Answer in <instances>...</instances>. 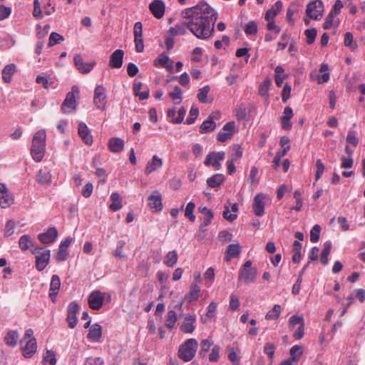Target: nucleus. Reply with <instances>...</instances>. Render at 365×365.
<instances>
[{
	"label": "nucleus",
	"instance_id": "obj_1",
	"mask_svg": "<svg viewBox=\"0 0 365 365\" xmlns=\"http://www.w3.org/2000/svg\"><path fill=\"white\" fill-rule=\"evenodd\" d=\"M182 19H186V26L197 38L209 39L214 34V27L217 14L205 2L184 9L181 12Z\"/></svg>",
	"mask_w": 365,
	"mask_h": 365
},
{
	"label": "nucleus",
	"instance_id": "obj_2",
	"mask_svg": "<svg viewBox=\"0 0 365 365\" xmlns=\"http://www.w3.org/2000/svg\"><path fill=\"white\" fill-rule=\"evenodd\" d=\"M46 138L45 130H39L33 137L31 147V155L36 162H41L45 155L46 150Z\"/></svg>",
	"mask_w": 365,
	"mask_h": 365
},
{
	"label": "nucleus",
	"instance_id": "obj_3",
	"mask_svg": "<svg viewBox=\"0 0 365 365\" xmlns=\"http://www.w3.org/2000/svg\"><path fill=\"white\" fill-rule=\"evenodd\" d=\"M197 348V341L195 339H189L180 346L178 356L184 361H190L194 358Z\"/></svg>",
	"mask_w": 365,
	"mask_h": 365
},
{
	"label": "nucleus",
	"instance_id": "obj_4",
	"mask_svg": "<svg viewBox=\"0 0 365 365\" xmlns=\"http://www.w3.org/2000/svg\"><path fill=\"white\" fill-rule=\"evenodd\" d=\"M80 90L77 86H73L66 96L61 105V110L64 113H70L76 110L77 107L76 97L79 96Z\"/></svg>",
	"mask_w": 365,
	"mask_h": 365
},
{
	"label": "nucleus",
	"instance_id": "obj_5",
	"mask_svg": "<svg viewBox=\"0 0 365 365\" xmlns=\"http://www.w3.org/2000/svg\"><path fill=\"white\" fill-rule=\"evenodd\" d=\"M31 252L35 255L36 268L43 271L50 262V250L36 247L31 249Z\"/></svg>",
	"mask_w": 365,
	"mask_h": 365
},
{
	"label": "nucleus",
	"instance_id": "obj_6",
	"mask_svg": "<svg viewBox=\"0 0 365 365\" xmlns=\"http://www.w3.org/2000/svg\"><path fill=\"white\" fill-rule=\"evenodd\" d=\"M324 11V4L322 1L314 0L307 4L306 14L310 19L319 21L323 16Z\"/></svg>",
	"mask_w": 365,
	"mask_h": 365
},
{
	"label": "nucleus",
	"instance_id": "obj_7",
	"mask_svg": "<svg viewBox=\"0 0 365 365\" xmlns=\"http://www.w3.org/2000/svg\"><path fill=\"white\" fill-rule=\"evenodd\" d=\"M93 103L95 106L101 110H106L107 96L106 88L102 85H98L94 90Z\"/></svg>",
	"mask_w": 365,
	"mask_h": 365
},
{
	"label": "nucleus",
	"instance_id": "obj_8",
	"mask_svg": "<svg viewBox=\"0 0 365 365\" xmlns=\"http://www.w3.org/2000/svg\"><path fill=\"white\" fill-rule=\"evenodd\" d=\"M225 153L224 151L220 152H210L205 158V165L206 166L212 165L215 170H220L221 165L220 160L225 159Z\"/></svg>",
	"mask_w": 365,
	"mask_h": 365
},
{
	"label": "nucleus",
	"instance_id": "obj_9",
	"mask_svg": "<svg viewBox=\"0 0 365 365\" xmlns=\"http://www.w3.org/2000/svg\"><path fill=\"white\" fill-rule=\"evenodd\" d=\"M104 294L99 290L93 291L88 296L89 307L94 310L100 309L103 304Z\"/></svg>",
	"mask_w": 365,
	"mask_h": 365
},
{
	"label": "nucleus",
	"instance_id": "obj_10",
	"mask_svg": "<svg viewBox=\"0 0 365 365\" xmlns=\"http://www.w3.org/2000/svg\"><path fill=\"white\" fill-rule=\"evenodd\" d=\"M163 165V160L157 155H154L152 158L148 161L145 168V175H149L152 173L160 170Z\"/></svg>",
	"mask_w": 365,
	"mask_h": 365
},
{
	"label": "nucleus",
	"instance_id": "obj_11",
	"mask_svg": "<svg viewBox=\"0 0 365 365\" xmlns=\"http://www.w3.org/2000/svg\"><path fill=\"white\" fill-rule=\"evenodd\" d=\"M75 66L81 73H89L96 65L95 61L84 62L80 54H76L73 58Z\"/></svg>",
	"mask_w": 365,
	"mask_h": 365
},
{
	"label": "nucleus",
	"instance_id": "obj_12",
	"mask_svg": "<svg viewBox=\"0 0 365 365\" xmlns=\"http://www.w3.org/2000/svg\"><path fill=\"white\" fill-rule=\"evenodd\" d=\"M235 129V123L234 121L227 123L222 128V130L218 133L217 139L223 143L232 138Z\"/></svg>",
	"mask_w": 365,
	"mask_h": 365
},
{
	"label": "nucleus",
	"instance_id": "obj_13",
	"mask_svg": "<svg viewBox=\"0 0 365 365\" xmlns=\"http://www.w3.org/2000/svg\"><path fill=\"white\" fill-rule=\"evenodd\" d=\"M294 116L293 110L289 106H286L284 109L282 115L280 117V122L282 124V128L285 130H291L292 123L291 119Z\"/></svg>",
	"mask_w": 365,
	"mask_h": 365
},
{
	"label": "nucleus",
	"instance_id": "obj_14",
	"mask_svg": "<svg viewBox=\"0 0 365 365\" xmlns=\"http://www.w3.org/2000/svg\"><path fill=\"white\" fill-rule=\"evenodd\" d=\"M149 9L152 14L160 19L164 16L165 6L162 0H154L150 4Z\"/></svg>",
	"mask_w": 365,
	"mask_h": 365
},
{
	"label": "nucleus",
	"instance_id": "obj_15",
	"mask_svg": "<svg viewBox=\"0 0 365 365\" xmlns=\"http://www.w3.org/2000/svg\"><path fill=\"white\" fill-rule=\"evenodd\" d=\"M37 351V342L35 338L29 339L24 346L21 347L22 355L26 358H31Z\"/></svg>",
	"mask_w": 365,
	"mask_h": 365
},
{
	"label": "nucleus",
	"instance_id": "obj_16",
	"mask_svg": "<svg viewBox=\"0 0 365 365\" xmlns=\"http://www.w3.org/2000/svg\"><path fill=\"white\" fill-rule=\"evenodd\" d=\"M58 231L55 227H49L43 233L38 235V240L43 244H51L56 241L58 237Z\"/></svg>",
	"mask_w": 365,
	"mask_h": 365
},
{
	"label": "nucleus",
	"instance_id": "obj_17",
	"mask_svg": "<svg viewBox=\"0 0 365 365\" xmlns=\"http://www.w3.org/2000/svg\"><path fill=\"white\" fill-rule=\"evenodd\" d=\"M257 276V269L240 270L238 279L244 284H249L254 282Z\"/></svg>",
	"mask_w": 365,
	"mask_h": 365
},
{
	"label": "nucleus",
	"instance_id": "obj_18",
	"mask_svg": "<svg viewBox=\"0 0 365 365\" xmlns=\"http://www.w3.org/2000/svg\"><path fill=\"white\" fill-rule=\"evenodd\" d=\"M78 132L79 136L86 145H91L93 143V136L86 123L81 122L78 124Z\"/></svg>",
	"mask_w": 365,
	"mask_h": 365
},
{
	"label": "nucleus",
	"instance_id": "obj_19",
	"mask_svg": "<svg viewBox=\"0 0 365 365\" xmlns=\"http://www.w3.org/2000/svg\"><path fill=\"white\" fill-rule=\"evenodd\" d=\"M60 287L61 280L59 277L56 274L52 275L50 282L49 297L53 302L56 301Z\"/></svg>",
	"mask_w": 365,
	"mask_h": 365
},
{
	"label": "nucleus",
	"instance_id": "obj_20",
	"mask_svg": "<svg viewBox=\"0 0 365 365\" xmlns=\"http://www.w3.org/2000/svg\"><path fill=\"white\" fill-rule=\"evenodd\" d=\"M123 50H115L110 57L109 66L113 68H120L123 65Z\"/></svg>",
	"mask_w": 365,
	"mask_h": 365
},
{
	"label": "nucleus",
	"instance_id": "obj_21",
	"mask_svg": "<svg viewBox=\"0 0 365 365\" xmlns=\"http://www.w3.org/2000/svg\"><path fill=\"white\" fill-rule=\"evenodd\" d=\"M329 71V66L327 63H322L320 66L319 71L323 73L322 75H317L314 78V74L312 73L310 77L312 80H316L319 84L327 83L329 81L330 76Z\"/></svg>",
	"mask_w": 365,
	"mask_h": 365
},
{
	"label": "nucleus",
	"instance_id": "obj_22",
	"mask_svg": "<svg viewBox=\"0 0 365 365\" xmlns=\"http://www.w3.org/2000/svg\"><path fill=\"white\" fill-rule=\"evenodd\" d=\"M196 321L195 314L187 315L185 317L184 322L180 326V330L185 333L191 334L194 331L195 327L194 325Z\"/></svg>",
	"mask_w": 365,
	"mask_h": 365
},
{
	"label": "nucleus",
	"instance_id": "obj_23",
	"mask_svg": "<svg viewBox=\"0 0 365 365\" xmlns=\"http://www.w3.org/2000/svg\"><path fill=\"white\" fill-rule=\"evenodd\" d=\"M102 336V327L99 324H93L88 333L87 338L93 342H99Z\"/></svg>",
	"mask_w": 365,
	"mask_h": 365
},
{
	"label": "nucleus",
	"instance_id": "obj_24",
	"mask_svg": "<svg viewBox=\"0 0 365 365\" xmlns=\"http://www.w3.org/2000/svg\"><path fill=\"white\" fill-rule=\"evenodd\" d=\"M124 140L120 138H112L108 143V149L110 152L118 153L124 148Z\"/></svg>",
	"mask_w": 365,
	"mask_h": 365
},
{
	"label": "nucleus",
	"instance_id": "obj_25",
	"mask_svg": "<svg viewBox=\"0 0 365 365\" xmlns=\"http://www.w3.org/2000/svg\"><path fill=\"white\" fill-rule=\"evenodd\" d=\"M14 203V197L9 192L6 185L0 183V205L7 204L10 205Z\"/></svg>",
	"mask_w": 365,
	"mask_h": 365
},
{
	"label": "nucleus",
	"instance_id": "obj_26",
	"mask_svg": "<svg viewBox=\"0 0 365 365\" xmlns=\"http://www.w3.org/2000/svg\"><path fill=\"white\" fill-rule=\"evenodd\" d=\"M16 72V66L14 63L6 65L2 70V79L5 83H10L12 76Z\"/></svg>",
	"mask_w": 365,
	"mask_h": 365
},
{
	"label": "nucleus",
	"instance_id": "obj_27",
	"mask_svg": "<svg viewBox=\"0 0 365 365\" xmlns=\"http://www.w3.org/2000/svg\"><path fill=\"white\" fill-rule=\"evenodd\" d=\"M283 8V3L281 1H277L272 6L271 9L267 11L264 19L266 20L274 19L276 16L282 11Z\"/></svg>",
	"mask_w": 365,
	"mask_h": 365
},
{
	"label": "nucleus",
	"instance_id": "obj_28",
	"mask_svg": "<svg viewBox=\"0 0 365 365\" xmlns=\"http://www.w3.org/2000/svg\"><path fill=\"white\" fill-rule=\"evenodd\" d=\"M241 252V248L238 243L228 245L226 250L225 259L229 262L232 258L237 257Z\"/></svg>",
	"mask_w": 365,
	"mask_h": 365
},
{
	"label": "nucleus",
	"instance_id": "obj_29",
	"mask_svg": "<svg viewBox=\"0 0 365 365\" xmlns=\"http://www.w3.org/2000/svg\"><path fill=\"white\" fill-rule=\"evenodd\" d=\"M200 289L196 283H192L190 292L185 296V300L191 302L200 297Z\"/></svg>",
	"mask_w": 365,
	"mask_h": 365
},
{
	"label": "nucleus",
	"instance_id": "obj_30",
	"mask_svg": "<svg viewBox=\"0 0 365 365\" xmlns=\"http://www.w3.org/2000/svg\"><path fill=\"white\" fill-rule=\"evenodd\" d=\"M19 246L22 251L31 250V248L34 247L31 237L29 235H22L19 238Z\"/></svg>",
	"mask_w": 365,
	"mask_h": 365
},
{
	"label": "nucleus",
	"instance_id": "obj_31",
	"mask_svg": "<svg viewBox=\"0 0 365 365\" xmlns=\"http://www.w3.org/2000/svg\"><path fill=\"white\" fill-rule=\"evenodd\" d=\"M36 181L41 185H48L51 182V175L46 170H40L36 175Z\"/></svg>",
	"mask_w": 365,
	"mask_h": 365
},
{
	"label": "nucleus",
	"instance_id": "obj_32",
	"mask_svg": "<svg viewBox=\"0 0 365 365\" xmlns=\"http://www.w3.org/2000/svg\"><path fill=\"white\" fill-rule=\"evenodd\" d=\"M225 181V177L222 174H215L207 180V184L212 188L220 187Z\"/></svg>",
	"mask_w": 365,
	"mask_h": 365
},
{
	"label": "nucleus",
	"instance_id": "obj_33",
	"mask_svg": "<svg viewBox=\"0 0 365 365\" xmlns=\"http://www.w3.org/2000/svg\"><path fill=\"white\" fill-rule=\"evenodd\" d=\"M19 334L16 331L11 330L7 332L4 337L5 343L7 346L14 347L17 344Z\"/></svg>",
	"mask_w": 365,
	"mask_h": 365
},
{
	"label": "nucleus",
	"instance_id": "obj_34",
	"mask_svg": "<svg viewBox=\"0 0 365 365\" xmlns=\"http://www.w3.org/2000/svg\"><path fill=\"white\" fill-rule=\"evenodd\" d=\"M187 26H186V21H184L182 24H178L175 26L170 27L169 32L173 36L185 35L187 34Z\"/></svg>",
	"mask_w": 365,
	"mask_h": 365
},
{
	"label": "nucleus",
	"instance_id": "obj_35",
	"mask_svg": "<svg viewBox=\"0 0 365 365\" xmlns=\"http://www.w3.org/2000/svg\"><path fill=\"white\" fill-rule=\"evenodd\" d=\"M216 123L212 120V116H209L208 118L205 120L200 127V132L201 133H206L215 130Z\"/></svg>",
	"mask_w": 365,
	"mask_h": 365
},
{
	"label": "nucleus",
	"instance_id": "obj_36",
	"mask_svg": "<svg viewBox=\"0 0 365 365\" xmlns=\"http://www.w3.org/2000/svg\"><path fill=\"white\" fill-rule=\"evenodd\" d=\"M339 24V21L336 19V16L329 12L324 20L323 28L324 29H329L331 27H337Z\"/></svg>",
	"mask_w": 365,
	"mask_h": 365
},
{
	"label": "nucleus",
	"instance_id": "obj_37",
	"mask_svg": "<svg viewBox=\"0 0 365 365\" xmlns=\"http://www.w3.org/2000/svg\"><path fill=\"white\" fill-rule=\"evenodd\" d=\"M217 304L216 302H210L207 308V311L206 316L205 317H202L201 321L203 323H206L207 318L212 319V318L215 317L216 314H217Z\"/></svg>",
	"mask_w": 365,
	"mask_h": 365
},
{
	"label": "nucleus",
	"instance_id": "obj_38",
	"mask_svg": "<svg viewBox=\"0 0 365 365\" xmlns=\"http://www.w3.org/2000/svg\"><path fill=\"white\" fill-rule=\"evenodd\" d=\"M282 312V307L279 304H274L273 308L265 315V319L268 321L277 319Z\"/></svg>",
	"mask_w": 365,
	"mask_h": 365
},
{
	"label": "nucleus",
	"instance_id": "obj_39",
	"mask_svg": "<svg viewBox=\"0 0 365 365\" xmlns=\"http://www.w3.org/2000/svg\"><path fill=\"white\" fill-rule=\"evenodd\" d=\"M143 83L141 82H135L133 84V90L135 96H138L140 100H145L149 97V91H145L140 92Z\"/></svg>",
	"mask_w": 365,
	"mask_h": 365
},
{
	"label": "nucleus",
	"instance_id": "obj_40",
	"mask_svg": "<svg viewBox=\"0 0 365 365\" xmlns=\"http://www.w3.org/2000/svg\"><path fill=\"white\" fill-rule=\"evenodd\" d=\"M227 350L228 351V359L233 365H240V358L238 356L240 350L237 349V351L234 348L227 346Z\"/></svg>",
	"mask_w": 365,
	"mask_h": 365
},
{
	"label": "nucleus",
	"instance_id": "obj_41",
	"mask_svg": "<svg viewBox=\"0 0 365 365\" xmlns=\"http://www.w3.org/2000/svg\"><path fill=\"white\" fill-rule=\"evenodd\" d=\"M331 249V242L327 241L324 244V248L321 255L320 261L324 265H327L329 262L328 257Z\"/></svg>",
	"mask_w": 365,
	"mask_h": 365
},
{
	"label": "nucleus",
	"instance_id": "obj_42",
	"mask_svg": "<svg viewBox=\"0 0 365 365\" xmlns=\"http://www.w3.org/2000/svg\"><path fill=\"white\" fill-rule=\"evenodd\" d=\"M225 207L226 209L223 211V217L230 222L235 220L237 217L238 207H231V210L229 207Z\"/></svg>",
	"mask_w": 365,
	"mask_h": 365
},
{
	"label": "nucleus",
	"instance_id": "obj_43",
	"mask_svg": "<svg viewBox=\"0 0 365 365\" xmlns=\"http://www.w3.org/2000/svg\"><path fill=\"white\" fill-rule=\"evenodd\" d=\"M57 362L56 354L51 350H46L43 356L42 363L49 364L50 365H55Z\"/></svg>",
	"mask_w": 365,
	"mask_h": 365
},
{
	"label": "nucleus",
	"instance_id": "obj_44",
	"mask_svg": "<svg viewBox=\"0 0 365 365\" xmlns=\"http://www.w3.org/2000/svg\"><path fill=\"white\" fill-rule=\"evenodd\" d=\"M178 261V255L177 252L175 250L170 251L166 255L164 263L168 267H173Z\"/></svg>",
	"mask_w": 365,
	"mask_h": 365
},
{
	"label": "nucleus",
	"instance_id": "obj_45",
	"mask_svg": "<svg viewBox=\"0 0 365 365\" xmlns=\"http://www.w3.org/2000/svg\"><path fill=\"white\" fill-rule=\"evenodd\" d=\"M270 202L271 199L268 195L259 193L255 196L253 205H265Z\"/></svg>",
	"mask_w": 365,
	"mask_h": 365
},
{
	"label": "nucleus",
	"instance_id": "obj_46",
	"mask_svg": "<svg viewBox=\"0 0 365 365\" xmlns=\"http://www.w3.org/2000/svg\"><path fill=\"white\" fill-rule=\"evenodd\" d=\"M178 320V316L175 311L170 310L168 312L167 319L165 320V326L170 329H172Z\"/></svg>",
	"mask_w": 365,
	"mask_h": 365
},
{
	"label": "nucleus",
	"instance_id": "obj_47",
	"mask_svg": "<svg viewBox=\"0 0 365 365\" xmlns=\"http://www.w3.org/2000/svg\"><path fill=\"white\" fill-rule=\"evenodd\" d=\"M182 91L179 86H175L173 91L170 92L168 96L172 98L175 104H179L182 100Z\"/></svg>",
	"mask_w": 365,
	"mask_h": 365
},
{
	"label": "nucleus",
	"instance_id": "obj_48",
	"mask_svg": "<svg viewBox=\"0 0 365 365\" xmlns=\"http://www.w3.org/2000/svg\"><path fill=\"white\" fill-rule=\"evenodd\" d=\"M210 90V88L209 86H205L198 90L197 98L200 102L202 103H206L208 102L207 96Z\"/></svg>",
	"mask_w": 365,
	"mask_h": 365
},
{
	"label": "nucleus",
	"instance_id": "obj_49",
	"mask_svg": "<svg viewBox=\"0 0 365 365\" xmlns=\"http://www.w3.org/2000/svg\"><path fill=\"white\" fill-rule=\"evenodd\" d=\"M148 205H162L161 195L158 191L153 192L148 197Z\"/></svg>",
	"mask_w": 365,
	"mask_h": 365
},
{
	"label": "nucleus",
	"instance_id": "obj_50",
	"mask_svg": "<svg viewBox=\"0 0 365 365\" xmlns=\"http://www.w3.org/2000/svg\"><path fill=\"white\" fill-rule=\"evenodd\" d=\"M63 40L64 38L62 35L56 32H52L49 36L48 46L51 47L57 43H61Z\"/></svg>",
	"mask_w": 365,
	"mask_h": 365
},
{
	"label": "nucleus",
	"instance_id": "obj_51",
	"mask_svg": "<svg viewBox=\"0 0 365 365\" xmlns=\"http://www.w3.org/2000/svg\"><path fill=\"white\" fill-rule=\"evenodd\" d=\"M245 33L247 36L255 35L257 33V24L255 21H249L244 28Z\"/></svg>",
	"mask_w": 365,
	"mask_h": 365
},
{
	"label": "nucleus",
	"instance_id": "obj_52",
	"mask_svg": "<svg viewBox=\"0 0 365 365\" xmlns=\"http://www.w3.org/2000/svg\"><path fill=\"white\" fill-rule=\"evenodd\" d=\"M321 232V227L319 225H315L310 232V241L316 243L319 240V234Z\"/></svg>",
	"mask_w": 365,
	"mask_h": 365
},
{
	"label": "nucleus",
	"instance_id": "obj_53",
	"mask_svg": "<svg viewBox=\"0 0 365 365\" xmlns=\"http://www.w3.org/2000/svg\"><path fill=\"white\" fill-rule=\"evenodd\" d=\"M302 354V348L300 346L295 345L290 349V356L292 360L297 361Z\"/></svg>",
	"mask_w": 365,
	"mask_h": 365
},
{
	"label": "nucleus",
	"instance_id": "obj_54",
	"mask_svg": "<svg viewBox=\"0 0 365 365\" xmlns=\"http://www.w3.org/2000/svg\"><path fill=\"white\" fill-rule=\"evenodd\" d=\"M240 305V304L239 297L235 294H230L229 309L231 311L235 312L239 309Z\"/></svg>",
	"mask_w": 365,
	"mask_h": 365
},
{
	"label": "nucleus",
	"instance_id": "obj_55",
	"mask_svg": "<svg viewBox=\"0 0 365 365\" xmlns=\"http://www.w3.org/2000/svg\"><path fill=\"white\" fill-rule=\"evenodd\" d=\"M317 31L314 28L305 30L304 34L307 38V44L310 45L314 42L316 36H317Z\"/></svg>",
	"mask_w": 365,
	"mask_h": 365
},
{
	"label": "nucleus",
	"instance_id": "obj_56",
	"mask_svg": "<svg viewBox=\"0 0 365 365\" xmlns=\"http://www.w3.org/2000/svg\"><path fill=\"white\" fill-rule=\"evenodd\" d=\"M242 156V150L239 145H235L232 148V153L230 156V160L237 161Z\"/></svg>",
	"mask_w": 365,
	"mask_h": 365
},
{
	"label": "nucleus",
	"instance_id": "obj_57",
	"mask_svg": "<svg viewBox=\"0 0 365 365\" xmlns=\"http://www.w3.org/2000/svg\"><path fill=\"white\" fill-rule=\"evenodd\" d=\"M198 114H199V110L196 107H194L192 106L191 108H190V115L189 117L186 119V123L187 125H191L192 124L195 119L197 118V117L198 116Z\"/></svg>",
	"mask_w": 365,
	"mask_h": 365
},
{
	"label": "nucleus",
	"instance_id": "obj_58",
	"mask_svg": "<svg viewBox=\"0 0 365 365\" xmlns=\"http://www.w3.org/2000/svg\"><path fill=\"white\" fill-rule=\"evenodd\" d=\"M15 222L9 220L6 222L4 228V237H9L14 233Z\"/></svg>",
	"mask_w": 365,
	"mask_h": 365
},
{
	"label": "nucleus",
	"instance_id": "obj_59",
	"mask_svg": "<svg viewBox=\"0 0 365 365\" xmlns=\"http://www.w3.org/2000/svg\"><path fill=\"white\" fill-rule=\"evenodd\" d=\"M170 61L169 57L166 55V54H164V53H162L161 55L159 56V57L155 59L154 61V66H162L163 67L164 66H165V64H167L168 63H169Z\"/></svg>",
	"mask_w": 365,
	"mask_h": 365
},
{
	"label": "nucleus",
	"instance_id": "obj_60",
	"mask_svg": "<svg viewBox=\"0 0 365 365\" xmlns=\"http://www.w3.org/2000/svg\"><path fill=\"white\" fill-rule=\"evenodd\" d=\"M304 318L302 316L293 315L289 318V326L293 329L297 324H304Z\"/></svg>",
	"mask_w": 365,
	"mask_h": 365
},
{
	"label": "nucleus",
	"instance_id": "obj_61",
	"mask_svg": "<svg viewBox=\"0 0 365 365\" xmlns=\"http://www.w3.org/2000/svg\"><path fill=\"white\" fill-rule=\"evenodd\" d=\"M346 142L356 147L359 143V139L356 135L354 130H349L346 136Z\"/></svg>",
	"mask_w": 365,
	"mask_h": 365
},
{
	"label": "nucleus",
	"instance_id": "obj_62",
	"mask_svg": "<svg viewBox=\"0 0 365 365\" xmlns=\"http://www.w3.org/2000/svg\"><path fill=\"white\" fill-rule=\"evenodd\" d=\"M275 346L273 343H267L264 347V352L266 354L270 359H272L274 355Z\"/></svg>",
	"mask_w": 365,
	"mask_h": 365
},
{
	"label": "nucleus",
	"instance_id": "obj_63",
	"mask_svg": "<svg viewBox=\"0 0 365 365\" xmlns=\"http://www.w3.org/2000/svg\"><path fill=\"white\" fill-rule=\"evenodd\" d=\"M84 365H105L104 361L101 357H88Z\"/></svg>",
	"mask_w": 365,
	"mask_h": 365
},
{
	"label": "nucleus",
	"instance_id": "obj_64",
	"mask_svg": "<svg viewBox=\"0 0 365 365\" xmlns=\"http://www.w3.org/2000/svg\"><path fill=\"white\" fill-rule=\"evenodd\" d=\"M33 16L37 19H42V11L41 9V4L39 0H34V11Z\"/></svg>",
	"mask_w": 365,
	"mask_h": 365
}]
</instances>
